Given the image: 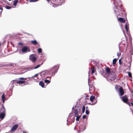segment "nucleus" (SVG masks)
Masks as SVG:
<instances>
[{
    "label": "nucleus",
    "mask_w": 133,
    "mask_h": 133,
    "mask_svg": "<svg viewBox=\"0 0 133 133\" xmlns=\"http://www.w3.org/2000/svg\"><path fill=\"white\" fill-rule=\"evenodd\" d=\"M27 79V78L20 77L19 78V79L20 80H26Z\"/></svg>",
    "instance_id": "nucleus-29"
},
{
    "label": "nucleus",
    "mask_w": 133,
    "mask_h": 133,
    "mask_svg": "<svg viewBox=\"0 0 133 133\" xmlns=\"http://www.w3.org/2000/svg\"><path fill=\"white\" fill-rule=\"evenodd\" d=\"M18 44L21 46H22L23 44V43L22 42H19L18 43Z\"/></svg>",
    "instance_id": "nucleus-33"
},
{
    "label": "nucleus",
    "mask_w": 133,
    "mask_h": 133,
    "mask_svg": "<svg viewBox=\"0 0 133 133\" xmlns=\"http://www.w3.org/2000/svg\"><path fill=\"white\" fill-rule=\"evenodd\" d=\"M95 96H91L90 97V100L91 102H92L95 98Z\"/></svg>",
    "instance_id": "nucleus-17"
},
{
    "label": "nucleus",
    "mask_w": 133,
    "mask_h": 133,
    "mask_svg": "<svg viewBox=\"0 0 133 133\" xmlns=\"http://www.w3.org/2000/svg\"><path fill=\"white\" fill-rule=\"evenodd\" d=\"M25 82V81H16V83L18 84H20L24 83Z\"/></svg>",
    "instance_id": "nucleus-12"
},
{
    "label": "nucleus",
    "mask_w": 133,
    "mask_h": 133,
    "mask_svg": "<svg viewBox=\"0 0 133 133\" xmlns=\"http://www.w3.org/2000/svg\"><path fill=\"white\" fill-rule=\"evenodd\" d=\"M131 103L132 105L133 106V103L132 102H131Z\"/></svg>",
    "instance_id": "nucleus-45"
},
{
    "label": "nucleus",
    "mask_w": 133,
    "mask_h": 133,
    "mask_svg": "<svg viewBox=\"0 0 133 133\" xmlns=\"http://www.w3.org/2000/svg\"><path fill=\"white\" fill-rule=\"evenodd\" d=\"M39 85L42 87V88L44 87V83L42 81H40L39 83Z\"/></svg>",
    "instance_id": "nucleus-13"
},
{
    "label": "nucleus",
    "mask_w": 133,
    "mask_h": 133,
    "mask_svg": "<svg viewBox=\"0 0 133 133\" xmlns=\"http://www.w3.org/2000/svg\"><path fill=\"white\" fill-rule=\"evenodd\" d=\"M59 67V65H55L54 66L52 70H54V71L52 73L51 75L52 76L54 75L57 72Z\"/></svg>",
    "instance_id": "nucleus-1"
},
{
    "label": "nucleus",
    "mask_w": 133,
    "mask_h": 133,
    "mask_svg": "<svg viewBox=\"0 0 133 133\" xmlns=\"http://www.w3.org/2000/svg\"><path fill=\"white\" fill-rule=\"evenodd\" d=\"M127 104H128L129 106H130L131 105L130 104V103L129 102H127Z\"/></svg>",
    "instance_id": "nucleus-39"
},
{
    "label": "nucleus",
    "mask_w": 133,
    "mask_h": 133,
    "mask_svg": "<svg viewBox=\"0 0 133 133\" xmlns=\"http://www.w3.org/2000/svg\"><path fill=\"white\" fill-rule=\"evenodd\" d=\"M121 55V53L119 52H117V56L118 57L119 56Z\"/></svg>",
    "instance_id": "nucleus-37"
},
{
    "label": "nucleus",
    "mask_w": 133,
    "mask_h": 133,
    "mask_svg": "<svg viewBox=\"0 0 133 133\" xmlns=\"http://www.w3.org/2000/svg\"><path fill=\"white\" fill-rule=\"evenodd\" d=\"M31 42L32 44L34 45H36L38 44V43L35 40H32L31 41Z\"/></svg>",
    "instance_id": "nucleus-11"
},
{
    "label": "nucleus",
    "mask_w": 133,
    "mask_h": 133,
    "mask_svg": "<svg viewBox=\"0 0 133 133\" xmlns=\"http://www.w3.org/2000/svg\"><path fill=\"white\" fill-rule=\"evenodd\" d=\"M129 76L131 78H132V75L131 73V72H128V73Z\"/></svg>",
    "instance_id": "nucleus-24"
},
{
    "label": "nucleus",
    "mask_w": 133,
    "mask_h": 133,
    "mask_svg": "<svg viewBox=\"0 0 133 133\" xmlns=\"http://www.w3.org/2000/svg\"><path fill=\"white\" fill-rule=\"evenodd\" d=\"M91 71L92 74H94L95 72V69L94 66L92 67L91 68Z\"/></svg>",
    "instance_id": "nucleus-20"
},
{
    "label": "nucleus",
    "mask_w": 133,
    "mask_h": 133,
    "mask_svg": "<svg viewBox=\"0 0 133 133\" xmlns=\"http://www.w3.org/2000/svg\"><path fill=\"white\" fill-rule=\"evenodd\" d=\"M88 109V107H86V110H88V109Z\"/></svg>",
    "instance_id": "nucleus-47"
},
{
    "label": "nucleus",
    "mask_w": 133,
    "mask_h": 133,
    "mask_svg": "<svg viewBox=\"0 0 133 133\" xmlns=\"http://www.w3.org/2000/svg\"><path fill=\"white\" fill-rule=\"evenodd\" d=\"M1 44L0 43V46H1Z\"/></svg>",
    "instance_id": "nucleus-50"
},
{
    "label": "nucleus",
    "mask_w": 133,
    "mask_h": 133,
    "mask_svg": "<svg viewBox=\"0 0 133 133\" xmlns=\"http://www.w3.org/2000/svg\"><path fill=\"white\" fill-rule=\"evenodd\" d=\"M0 10H1L2 11L3 9L0 6Z\"/></svg>",
    "instance_id": "nucleus-42"
},
{
    "label": "nucleus",
    "mask_w": 133,
    "mask_h": 133,
    "mask_svg": "<svg viewBox=\"0 0 133 133\" xmlns=\"http://www.w3.org/2000/svg\"><path fill=\"white\" fill-rule=\"evenodd\" d=\"M128 26L127 24H126L125 25V28L127 31H128Z\"/></svg>",
    "instance_id": "nucleus-31"
},
{
    "label": "nucleus",
    "mask_w": 133,
    "mask_h": 133,
    "mask_svg": "<svg viewBox=\"0 0 133 133\" xmlns=\"http://www.w3.org/2000/svg\"><path fill=\"white\" fill-rule=\"evenodd\" d=\"M85 108V106H83V107L82 109V112L83 113H84V112Z\"/></svg>",
    "instance_id": "nucleus-26"
},
{
    "label": "nucleus",
    "mask_w": 133,
    "mask_h": 133,
    "mask_svg": "<svg viewBox=\"0 0 133 133\" xmlns=\"http://www.w3.org/2000/svg\"><path fill=\"white\" fill-rule=\"evenodd\" d=\"M81 131H80V130H78L77 131V132L78 133H79L80 132H81Z\"/></svg>",
    "instance_id": "nucleus-41"
},
{
    "label": "nucleus",
    "mask_w": 133,
    "mask_h": 133,
    "mask_svg": "<svg viewBox=\"0 0 133 133\" xmlns=\"http://www.w3.org/2000/svg\"><path fill=\"white\" fill-rule=\"evenodd\" d=\"M19 2L18 0H15L14 2L13 5L15 6H16L17 4Z\"/></svg>",
    "instance_id": "nucleus-15"
},
{
    "label": "nucleus",
    "mask_w": 133,
    "mask_h": 133,
    "mask_svg": "<svg viewBox=\"0 0 133 133\" xmlns=\"http://www.w3.org/2000/svg\"><path fill=\"white\" fill-rule=\"evenodd\" d=\"M22 50L24 52H27L30 51V49L27 46H24L22 48Z\"/></svg>",
    "instance_id": "nucleus-3"
},
{
    "label": "nucleus",
    "mask_w": 133,
    "mask_h": 133,
    "mask_svg": "<svg viewBox=\"0 0 133 133\" xmlns=\"http://www.w3.org/2000/svg\"><path fill=\"white\" fill-rule=\"evenodd\" d=\"M9 0V1H11V0Z\"/></svg>",
    "instance_id": "nucleus-49"
},
{
    "label": "nucleus",
    "mask_w": 133,
    "mask_h": 133,
    "mask_svg": "<svg viewBox=\"0 0 133 133\" xmlns=\"http://www.w3.org/2000/svg\"><path fill=\"white\" fill-rule=\"evenodd\" d=\"M95 103H93L92 104H91L90 103H89V104H90V105H94L95 104Z\"/></svg>",
    "instance_id": "nucleus-44"
},
{
    "label": "nucleus",
    "mask_w": 133,
    "mask_h": 133,
    "mask_svg": "<svg viewBox=\"0 0 133 133\" xmlns=\"http://www.w3.org/2000/svg\"><path fill=\"white\" fill-rule=\"evenodd\" d=\"M23 133H27L26 132L24 131H23Z\"/></svg>",
    "instance_id": "nucleus-46"
},
{
    "label": "nucleus",
    "mask_w": 133,
    "mask_h": 133,
    "mask_svg": "<svg viewBox=\"0 0 133 133\" xmlns=\"http://www.w3.org/2000/svg\"><path fill=\"white\" fill-rule=\"evenodd\" d=\"M118 18V21L121 23H124L125 22V19L122 17Z\"/></svg>",
    "instance_id": "nucleus-8"
},
{
    "label": "nucleus",
    "mask_w": 133,
    "mask_h": 133,
    "mask_svg": "<svg viewBox=\"0 0 133 133\" xmlns=\"http://www.w3.org/2000/svg\"><path fill=\"white\" fill-rule=\"evenodd\" d=\"M76 117H77V118H76V120L77 121H79V118H80V117H81V115H80V116L78 115V116H76Z\"/></svg>",
    "instance_id": "nucleus-25"
},
{
    "label": "nucleus",
    "mask_w": 133,
    "mask_h": 133,
    "mask_svg": "<svg viewBox=\"0 0 133 133\" xmlns=\"http://www.w3.org/2000/svg\"><path fill=\"white\" fill-rule=\"evenodd\" d=\"M80 109L79 107L77 106L75 107L74 111V114L75 116H76L78 115V112L80 111Z\"/></svg>",
    "instance_id": "nucleus-2"
},
{
    "label": "nucleus",
    "mask_w": 133,
    "mask_h": 133,
    "mask_svg": "<svg viewBox=\"0 0 133 133\" xmlns=\"http://www.w3.org/2000/svg\"><path fill=\"white\" fill-rule=\"evenodd\" d=\"M111 79H112V80H114V79H115L113 77Z\"/></svg>",
    "instance_id": "nucleus-43"
},
{
    "label": "nucleus",
    "mask_w": 133,
    "mask_h": 133,
    "mask_svg": "<svg viewBox=\"0 0 133 133\" xmlns=\"http://www.w3.org/2000/svg\"><path fill=\"white\" fill-rule=\"evenodd\" d=\"M86 129V127L85 125H81L79 127V129L81 132L84 131Z\"/></svg>",
    "instance_id": "nucleus-7"
},
{
    "label": "nucleus",
    "mask_w": 133,
    "mask_h": 133,
    "mask_svg": "<svg viewBox=\"0 0 133 133\" xmlns=\"http://www.w3.org/2000/svg\"><path fill=\"white\" fill-rule=\"evenodd\" d=\"M87 117V115H83L82 116V118L83 119H85Z\"/></svg>",
    "instance_id": "nucleus-34"
},
{
    "label": "nucleus",
    "mask_w": 133,
    "mask_h": 133,
    "mask_svg": "<svg viewBox=\"0 0 133 133\" xmlns=\"http://www.w3.org/2000/svg\"><path fill=\"white\" fill-rule=\"evenodd\" d=\"M105 71L108 74H109L110 72V68L108 67H106L105 68Z\"/></svg>",
    "instance_id": "nucleus-14"
},
{
    "label": "nucleus",
    "mask_w": 133,
    "mask_h": 133,
    "mask_svg": "<svg viewBox=\"0 0 133 133\" xmlns=\"http://www.w3.org/2000/svg\"><path fill=\"white\" fill-rule=\"evenodd\" d=\"M119 87V86L118 85H116L115 86V88L116 90H117L118 89V87Z\"/></svg>",
    "instance_id": "nucleus-35"
},
{
    "label": "nucleus",
    "mask_w": 133,
    "mask_h": 133,
    "mask_svg": "<svg viewBox=\"0 0 133 133\" xmlns=\"http://www.w3.org/2000/svg\"><path fill=\"white\" fill-rule=\"evenodd\" d=\"M36 57L35 56L34 54L31 55L29 57V59L32 62H35L36 61Z\"/></svg>",
    "instance_id": "nucleus-4"
},
{
    "label": "nucleus",
    "mask_w": 133,
    "mask_h": 133,
    "mask_svg": "<svg viewBox=\"0 0 133 133\" xmlns=\"http://www.w3.org/2000/svg\"><path fill=\"white\" fill-rule=\"evenodd\" d=\"M5 113H0V118L2 119H3L5 116Z\"/></svg>",
    "instance_id": "nucleus-16"
},
{
    "label": "nucleus",
    "mask_w": 133,
    "mask_h": 133,
    "mask_svg": "<svg viewBox=\"0 0 133 133\" xmlns=\"http://www.w3.org/2000/svg\"><path fill=\"white\" fill-rule=\"evenodd\" d=\"M13 81H16V80H13Z\"/></svg>",
    "instance_id": "nucleus-48"
},
{
    "label": "nucleus",
    "mask_w": 133,
    "mask_h": 133,
    "mask_svg": "<svg viewBox=\"0 0 133 133\" xmlns=\"http://www.w3.org/2000/svg\"><path fill=\"white\" fill-rule=\"evenodd\" d=\"M47 1L48 3H49L50 1H51V0H46Z\"/></svg>",
    "instance_id": "nucleus-40"
},
{
    "label": "nucleus",
    "mask_w": 133,
    "mask_h": 133,
    "mask_svg": "<svg viewBox=\"0 0 133 133\" xmlns=\"http://www.w3.org/2000/svg\"><path fill=\"white\" fill-rule=\"evenodd\" d=\"M42 63H41V64L38 65L37 66H36V67H35L34 68H33L32 69H37V68H39V67L40 66V65H42Z\"/></svg>",
    "instance_id": "nucleus-23"
},
{
    "label": "nucleus",
    "mask_w": 133,
    "mask_h": 133,
    "mask_svg": "<svg viewBox=\"0 0 133 133\" xmlns=\"http://www.w3.org/2000/svg\"><path fill=\"white\" fill-rule=\"evenodd\" d=\"M44 82L45 83H47V84H48L50 82V80H49L48 79H45L44 81Z\"/></svg>",
    "instance_id": "nucleus-22"
},
{
    "label": "nucleus",
    "mask_w": 133,
    "mask_h": 133,
    "mask_svg": "<svg viewBox=\"0 0 133 133\" xmlns=\"http://www.w3.org/2000/svg\"><path fill=\"white\" fill-rule=\"evenodd\" d=\"M89 112H90L88 110H86L85 113L87 114V115L89 114Z\"/></svg>",
    "instance_id": "nucleus-30"
},
{
    "label": "nucleus",
    "mask_w": 133,
    "mask_h": 133,
    "mask_svg": "<svg viewBox=\"0 0 133 133\" xmlns=\"http://www.w3.org/2000/svg\"><path fill=\"white\" fill-rule=\"evenodd\" d=\"M5 109L3 105L1 108V112L2 113H5Z\"/></svg>",
    "instance_id": "nucleus-10"
},
{
    "label": "nucleus",
    "mask_w": 133,
    "mask_h": 133,
    "mask_svg": "<svg viewBox=\"0 0 133 133\" xmlns=\"http://www.w3.org/2000/svg\"><path fill=\"white\" fill-rule=\"evenodd\" d=\"M38 74H36V75H34V76H33L32 77H36V76H37V75H38Z\"/></svg>",
    "instance_id": "nucleus-38"
},
{
    "label": "nucleus",
    "mask_w": 133,
    "mask_h": 133,
    "mask_svg": "<svg viewBox=\"0 0 133 133\" xmlns=\"http://www.w3.org/2000/svg\"><path fill=\"white\" fill-rule=\"evenodd\" d=\"M55 1L59 3L61 2V0H55Z\"/></svg>",
    "instance_id": "nucleus-36"
},
{
    "label": "nucleus",
    "mask_w": 133,
    "mask_h": 133,
    "mask_svg": "<svg viewBox=\"0 0 133 133\" xmlns=\"http://www.w3.org/2000/svg\"><path fill=\"white\" fill-rule=\"evenodd\" d=\"M18 127V124H16L13 127L11 130V132H14L16 130L17 128Z\"/></svg>",
    "instance_id": "nucleus-6"
},
{
    "label": "nucleus",
    "mask_w": 133,
    "mask_h": 133,
    "mask_svg": "<svg viewBox=\"0 0 133 133\" xmlns=\"http://www.w3.org/2000/svg\"><path fill=\"white\" fill-rule=\"evenodd\" d=\"M122 100L125 103H127L128 101V97L126 95H125L122 97Z\"/></svg>",
    "instance_id": "nucleus-5"
},
{
    "label": "nucleus",
    "mask_w": 133,
    "mask_h": 133,
    "mask_svg": "<svg viewBox=\"0 0 133 133\" xmlns=\"http://www.w3.org/2000/svg\"><path fill=\"white\" fill-rule=\"evenodd\" d=\"M42 49L41 48H39L38 50V51L39 53H41L42 52Z\"/></svg>",
    "instance_id": "nucleus-27"
},
{
    "label": "nucleus",
    "mask_w": 133,
    "mask_h": 133,
    "mask_svg": "<svg viewBox=\"0 0 133 133\" xmlns=\"http://www.w3.org/2000/svg\"><path fill=\"white\" fill-rule=\"evenodd\" d=\"M2 99L3 101L4 102L5 101V98L4 94H3L2 96Z\"/></svg>",
    "instance_id": "nucleus-18"
},
{
    "label": "nucleus",
    "mask_w": 133,
    "mask_h": 133,
    "mask_svg": "<svg viewBox=\"0 0 133 133\" xmlns=\"http://www.w3.org/2000/svg\"><path fill=\"white\" fill-rule=\"evenodd\" d=\"M119 90L120 92L119 95L122 96L124 94V91L122 87H120L119 88Z\"/></svg>",
    "instance_id": "nucleus-9"
},
{
    "label": "nucleus",
    "mask_w": 133,
    "mask_h": 133,
    "mask_svg": "<svg viewBox=\"0 0 133 133\" xmlns=\"http://www.w3.org/2000/svg\"><path fill=\"white\" fill-rule=\"evenodd\" d=\"M5 7L6 8L8 9H10L11 8V6H8L7 5H6V6H5Z\"/></svg>",
    "instance_id": "nucleus-28"
},
{
    "label": "nucleus",
    "mask_w": 133,
    "mask_h": 133,
    "mask_svg": "<svg viewBox=\"0 0 133 133\" xmlns=\"http://www.w3.org/2000/svg\"><path fill=\"white\" fill-rule=\"evenodd\" d=\"M117 58H114L113 59L112 61V64L114 65L116 64V62L117 61Z\"/></svg>",
    "instance_id": "nucleus-19"
},
{
    "label": "nucleus",
    "mask_w": 133,
    "mask_h": 133,
    "mask_svg": "<svg viewBox=\"0 0 133 133\" xmlns=\"http://www.w3.org/2000/svg\"><path fill=\"white\" fill-rule=\"evenodd\" d=\"M13 64H7L6 65H4L3 66H13Z\"/></svg>",
    "instance_id": "nucleus-21"
},
{
    "label": "nucleus",
    "mask_w": 133,
    "mask_h": 133,
    "mask_svg": "<svg viewBox=\"0 0 133 133\" xmlns=\"http://www.w3.org/2000/svg\"><path fill=\"white\" fill-rule=\"evenodd\" d=\"M119 64L121 65L122 64V61H121V58L120 59H119Z\"/></svg>",
    "instance_id": "nucleus-32"
}]
</instances>
